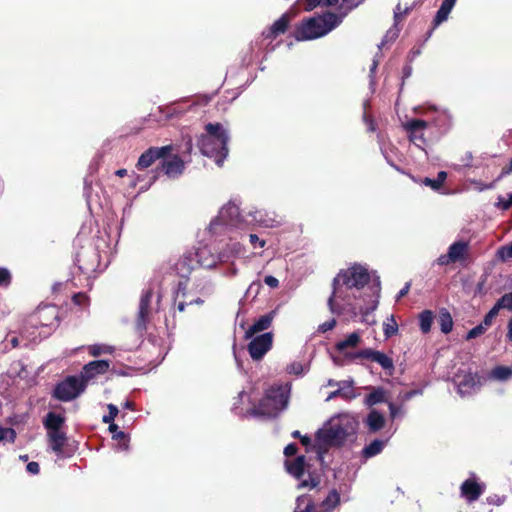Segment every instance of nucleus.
<instances>
[{"mask_svg":"<svg viewBox=\"0 0 512 512\" xmlns=\"http://www.w3.org/2000/svg\"><path fill=\"white\" fill-rule=\"evenodd\" d=\"M358 426L356 418L348 413L332 417L316 435L318 459L323 462V450L341 445L347 437L354 435Z\"/></svg>","mask_w":512,"mask_h":512,"instance_id":"obj_1","label":"nucleus"},{"mask_svg":"<svg viewBox=\"0 0 512 512\" xmlns=\"http://www.w3.org/2000/svg\"><path fill=\"white\" fill-rule=\"evenodd\" d=\"M228 130L220 123H208L198 140L201 153L213 158L218 166H221L228 156Z\"/></svg>","mask_w":512,"mask_h":512,"instance_id":"obj_2","label":"nucleus"},{"mask_svg":"<svg viewBox=\"0 0 512 512\" xmlns=\"http://www.w3.org/2000/svg\"><path fill=\"white\" fill-rule=\"evenodd\" d=\"M344 16L325 13L303 21L295 31L297 41H308L321 38L340 25Z\"/></svg>","mask_w":512,"mask_h":512,"instance_id":"obj_3","label":"nucleus"},{"mask_svg":"<svg viewBox=\"0 0 512 512\" xmlns=\"http://www.w3.org/2000/svg\"><path fill=\"white\" fill-rule=\"evenodd\" d=\"M290 392V383L272 386L266 391L265 397L261 400L258 407L251 410V414L255 416L276 417L287 408Z\"/></svg>","mask_w":512,"mask_h":512,"instance_id":"obj_4","label":"nucleus"},{"mask_svg":"<svg viewBox=\"0 0 512 512\" xmlns=\"http://www.w3.org/2000/svg\"><path fill=\"white\" fill-rule=\"evenodd\" d=\"M290 392V383L272 386L266 391L265 397L261 400L258 407L251 410V414L255 416L276 417L287 408Z\"/></svg>","mask_w":512,"mask_h":512,"instance_id":"obj_5","label":"nucleus"},{"mask_svg":"<svg viewBox=\"0 0 512 512\" xmlns=\"http://www.w3.org/2000/svg\"><path fill=\"white\" fill-rule=\"evenodd\" d=\"M290 392V383L272 386L266 391L265 397L261 400L258 407L251 410V414L255 416L276 417L287 408Z\"/></svg>","mask_w":512,"mask_h":512,"instance_id":"obj_6","label":"nucleus"},{"mask_svg":"<svg viewBox=\"0 0 512 512\" xmlns=\"http://www.w3.org/2000/svg\"><path fill=\"white\" fill-rule=\"evenodd\" d=\"M353 289L344 283H337V279L333 280V292L328 299L329 310L333 314L341 315L348 313L351 317H356L358 308L353 304Z\"/></svg>","mask_w":512,"mask_h":512,"instance_id":"obj_7","label":"nucleus"},{"mask_svg":"<svg viewBox=\"0 0 512 512\" xmlns=\"http://www.w3.org/2000/svg\"><path fill=\"white\" fill-rule=\"evenodd\" d=\"M241 221L239 207L229 202L220 209L218 215L210 222L209 231L214 235L225 234L230 229L239 227Z\"/></svg>","mask_w":512,"mask_h":512,"instance_id":"obj_8","label":"nucleus"},{"mask_svg":"<svg viewBox=\"0 0 512 512\" xmlns=\"http://www.w3.org/2000/svg\"><path fill=\"white\" fill-rule=\"evenodd\" d=\"M414 112L428 117L430 119L428 121L429 125H433L442 133L447 132L452 127L453 117L446 108L429 105L424 109L415 107Z\"/></svg>","mask_w":512,"mask_h":512,"instance_id":"obj_9","label":"nucleus"},{"mask_svg":"<svg viewBox=\"0 0 512 512\" xmlns=\"http://www.w3.org/2000/svg\"><path fill=\"white\" fill-rule=\"evenodd\" d=\"M335 279H337V283H344L352 289H360L369 282L370 276L367 268L354 264L347 269L340 270Z\"/></svg>","mask_w":512,"mask_h":512,"instance_id":"obj_10","label":"nucleus"},{"mask_svg":"<svg viewBox=\"0 0 512 512\" xmlns=\"http://www.w3.org/2000/svg\"><path fill=\"white\" fill-rule=\"evenodd\" d=\"M159 301L160 295H155L152 289L149 288L143 291L140 297L138 315L136 319V327L138 330L142 331L146 329L152 312L158 308Z\"/></svg>","mask_w":512,"mask_h":512,"instance_id":"obj_11","label":"nucleus"},{"mask_svg":"<svg viewBox=\"0 0 512 512\" xmlns=\"http://www.w3.org/2000/svg\"><path fill=\"white\" fill-rule=\"evenodd\" d=\"M84 389L85 383L82 378L70 376L56 386L54 396L61 401H70L79 396Z\"/></svg>","mask_w":512,"mask_h":512,"instance_id":"obj_12","label":"nucleus"},{"mask_svg":"<svg viewBox=\"0 0 512 512\" xmlns=\"http://www.w3.org/2000/svg\"><path fill=\"white\" fill-rule=\"evenodd\" d=\"M305 465L304 456H298L294 460H287L285 462L287 472L296 479L300 480L298 484L299 488H313L318 484V482L315 481L310 475L308 476V479H302L305 475Z\"/></svg>","mask_w":512,"mask_h":512,"instance_id":"obj_13","label":"nucleus"},{"mask_svg":"<svg viewBox=\"0 0 512 512\" xmlns=\"http://www.w3.org/2000/svg\"><path fill=\"white\" fill-rule=\"evenodd\" d=\"M248 344V352L255 361L261 360L264 355L272 348L273 334L266 332L258 336L250 338Z\"/></svg>","mask_w":512,"mask_h":512,"instance_id":"obj_14","label":"nucleus"},{"mask_svg":"<svg viewBox=\"0 0 512 512\" xmlns=\"http://www.w3.org/2000/svg\"><path fill=\"white\" fill-rule=\"evenodd\" d=\"M249 216L257 225L265 228H274L282 224V217L274 210L254 208L249 211Z\"/></svg>","mask_w":512,"mask_h":512,"instance_id":"obj_15","label":"nucleus"},{"mask_svg":"<svg viewBox=\"0 0 512 512\" xmlns=\"http://www.w3.org/2000/svg\"><path fill=\"white\" fill-rule=\"evenodd\" d=\"M172 150V145H166L163 147H151L140 155L136 164V168L138 170H144L150 167L156 160L163 159Z\"/></svg>","mask_w":512,"mask_h":512,"instance_id":"obj_16","label":"nucleus"},{"mask_svg":"<svg viewBox=\"0 0 512 512\" xmlns=\"http://www.w3.org/2000/svg\"><path fill=\"white\" fill-rule=\"evenodd\" d=\"M428 126L429 122L421 119H411L403 124L404 129L409 134L410 140L417 146L425 143L424 132Z\"/></svg>","mask_w":512,"mask_h":512,"instance_id":"obj_17","label":"nucleus"},{"mask_svg":"<svg viewBox=\"0 0 512 512\" xmlns=\"http://www.w3.org/2000/svg\"><path fill=\"white\" fill-rule=\"evenodd\" d=\"M455 383L457 385V391L461 396L472 394L480 386L477 375L470 372L464 373L463 375H456Z\"/></svg>","mask_w":512,"mask_h":512,"instance_id":"obj_18","label":"nucleus"},{"mask_svg":"<svg viewBox=\"0 0 512 512\" xmlns=\"http://www.w3.org/2000/svg\"><path fill=\"white\" fill-rule=\"evenodd\" d=\"M485 485L477 482L475 477L465 480L460 486L461 496L468 502L476 501L484 492Z\"/></svg>","mask_w":512,"mask_h":512,"instance_id":"obj_19","label":"nucleus"},{"mask_svg":"<svg viewBox=\"0 0 512 512\" xmlns=\"http://www.w3.org/2000/svg\"><path fill=\"white\" fill-rule=\"evenodd\" d=\"M486 380L495 383H506L512 380V367L506 365H496L491 368Z\"/></svg>","mask_w":512,"mask_h":512,"instance_id":"obj_20","label":"nucleus"},{"mask_svg":"<svg viewBox=\"0 0 512 512\" xmlns=\"http://www.w3.org/2000/svg\"><path fill=\"white\" fill-rule=\"evenodd\" d=\"M49 448L58 456H64V446L67 442V436L64 431L47 432Z\"/></svg>","mask_w":512,"mask_h":512,"instance_id":"obj_21","label":"nucleus"},{"mask_svg":"<svg viewBox=\"0 0 512 512\" xmlns=\"http://www.w3.org/2000/svg\"><path fill=\"white\" fill-rule=\"evenodd\" d=\"M162 169L169 178H176L184 171V161L179 156L164 159Z\"/></svg>","mask_w":512,"mask_h":512,"instance_id":"obj_22","label":"nucleus"},{"mask_svg":"<svg viewBox=\"0 0 512 512\" xmlns=\"http://www.w3.org/2000/svg\"><path fill=\"white\" fill-rule=\"evenodd\" d=\"M197 262L206 269H212L219 263L217 253L212 252L209 247H201L196 252Z\"/></svg>","mask_w":512,"mask_h":512,"instance_id":"obj_23","label":"nucleus"},{"mask_svg":"<svg viewBox=\"0 0 512 512\" xmlns=\"http://www.w3.org/2000/svg\"><path fill=\"white\" fill-rule=\"evenodd\" d=\"M469 252V243L466 241H456L448 248V257L453 263L466 260Z\"/></svg>","mask_w":512,"mask_h":512,"instance_id":"obj_24","label":"nucleus"},{"mask_svg":"<svg viewBox=\"0 0 512 512\" xmlns=\"http://www.w3.org/2000/svg\"><path fill=\"white\" fill-rule=\"evenodd\" d=\"M274 312L262 315L245 332V338H252L256 333L268 329L272 323Z\"/></svg>","mask_w":512,"mask_h":512,"instance_id":"obj_25","label":"nucleus"},{"mask_svg":"<svg viewBox=\"0 0 512 512\" xmlns=\"http://www.w3.org/2000/svg\"><path fill=\"white\" fill-rule=\"evenodd\" d=\"M109 362L106 360L91 361L83 368L82 378L90 379L95 375L103 374L109 369Z\"/></svg>","mask_w":512,"mask_h":512,"instance_id":"obj_26","label":"nucleus"},{"mask_svg":"<svg viewBox=\"0 0 512 512\" xmlns=\"http://www.w3.org/2000/svg\"><path fill=\"white\" fill-rule=\"evenodd\" d=\"M289 24V17L287 14L282 15L276 20L267 32L264 33L266 38H275L280 34H283Z\"/></svg>","mask_w":512,"mask_h":512,"instance_id":"obj_27","label":"nucleus"},{"mask_svg":"<svg viewBox=\"0 0 512 512\" xmlns=\"http://www.w3.org/2000/svg\"><path fill=\"white\" fill-rule=\"evenodd\" d=\"M64 422L65 418L62 415L49 412L44 419V426L47 432L61 431Z\"/></svg>","mask_w":512,"mask_h":512,"instance_id":"obj_28","label":"nucleus"},{"mask_svg":"<svg viewBox=\"0 0 512 512\" xmlns=\"http://www.w3.org/2000/svg\"><path fill=\"white\" fill-rule=\"evenodd\" d=\"M366 424L369 431L377 432L384 427L385 418L378 411L372 410L366 418Z\"/></svg>","mask_w":512,"mask_h":512,"instance_id":"obj_29","label":"nucleus"},{"mask_svg":"<svg viewBox=\"0 0 512 512\" xmlns=\"http://www.w3.org/2000/svg\"><path fill=\"white\" fill-rule=\"evenodd\" d=\"M455 3H456V0H443L439 10L436 13L435 18H434L435 26L440 25L442 22H444L448 19V16H449L450 12L452 11Z\"/></svg>","mask_w":512,"mask_h":512,"instance_id":"obj_30","label":"nucleus"},{"mask_svg":"<svg viewBox=\"0 0 512 512\" xmlns=\"http://www.w3.org/2000/svg\"><path fill=\"white\" fill-rule=\"evenodd\" d=\"M386 401L387 392L382 387L372 388L371 393L365 397V404L367 406H374Z\"/></svg>","mask_w":512,"mask_h":512,"instance_id":"obj_31","label":"nucleus"},{"mask_svg":"<svg viewBox=\"0 0 512 512\" xmlns=\"http://www.w3.org/2000/svg\"><path fill=\"white\" fill-rule=\"evenodd\" d=\"M361 342V334L359 332H353L349 334L344 340L339 341L336 344V349L339 352H344L347 348H355Z\"/></svg>","mask_w":512,"mask_h":512,"instance_id":"obj_32","label":"nucleus"},{"mask_svg":"<svg viewBox=\"0 0 512 512\" xmlns=\"http://www.w3.org/2000/svg\"><path fill=\"white\" fill-rule=\"evenodd\" d=\"M340 504V494L336 489H332L326 498L321 502V508L324 512L333 511Z\"/></svg>","mask_w":512,"mask_h":512,"instance_id":"obj_33","label":"nucleus"},{"mask_svg":"<svg viewBox=\"0 0 512 512\" xmlns=\"http://www.w3.org/2000/svg\"><path fill=\"white\" fill-rule=\"evenodd\" d=\"M386 445L385 440H373L369 445L365 446L362 454L365 458H371L378 455Z\"/></svg>","mask_w":512,"mask_h":512,"instance_id":"obj_34","label":"nucleus"},{"mask_svg":"<svg viewBox=\"0 0 512 512\" xmlns=\"http://www.w3.org/2000/svg\"><path fill=\"white\" fill-rule=\"evenodd\" d=\"M314 506L312 499L308 495L299 496L296 499V507L294 512H313Z\"/></svg>","mask_w":512,"mask_h":512,"instance_id":"obj_35","label":"nucleus"},{"mask_svg":"<svg viewBox=\"0 0 512 512\" xmlns=\"http://www.w3.org/2000/svg\"><path fill=\"white\" fill-rule=\"evenodd\" d=\"M439 325L440 329L444 334L451 332L453 328V320L451 314L446 310L442 309L439 314Z\"/></svg>","mask_w":512,"mask_h":512,"instance_id":"obj_36","label":"nucleus"},{"mask_svg":"<svg viewBox=\"0 0 512 512\" xmlns=\"http://www.w3.org/2000/svg\"><path fill=\"white\" fill-rule=\"evenodd\" d=\"M434 315L430 310H425L419 315V326L423 333H428L431 330Z\"/></svg>","mask_w":512,"mask_h":512,"instance_id":"obj_37","label":"nucleus"},{"mask_svg":"<svg viewBox=\"0 0 512 512\" xmlns=\"http://www.w3.org/2000/svg\"><path fill=\"white\" fill-rule=\"evenodd\" d=\"M372 361L378 363L385 370H392L394 368L393 360L380 351L375 352Z\"/></svg>","mask_w":512,"mask_h":512,"instance_id":"obj_38","label":"nucleus"},{"mask_svg":"<svg viewBox=\"0 0 512 512\" xmlns=\"http://www.w3.org/2000/svg\"><path fill=\"white\" fill-rule=\"evenodd\" d=\"M446 178L447 173L445 171H440L436 179L425 178L423 180V184L431 187L433 190H439Z\"/></svg>","mask_w":512,"mask_h":512,"instance_id":"obj_39","label":"nucleus"},{"mask_svg":"<svg viewBox=\"0 0 512 512\" xmlns=\"http://www.w3.org/2000/svg\"><path fill=\"white\" fill-rule=\"evenodd\" d=\"M383 331L386 338H390L398 332V324L393 315L388 317L384 322Z\"/></svg>","mask_w":512,"mask_h":512,"instance_id":"obj_40","label":"nucleus"},{"mask_svg":"<svg viewBox=\"0 0 512 512\" xmlns=\"http://www.w3.org/2000/svg\"><path fill=\"white\" fill-rule=\"evenodd\" d=\"M88 351H89L90 355H92L93 357H97L101 354L113 353L114 348L112 346L105 345V344H94V345L88 346Z\"/></svg>","mask_w":512,"mask_h":512,"instance_id":"obj_41","label":"nucleus"},{"mask_svg":"<svg viewBox=\"0 0 512 512\" xmlns=\"http://www.w3.org/2000/svg\"><path fill=\"white\" fill-rule=\"evenodd\" d=\"M305 1V10L311 11L317 6L323 4L326 6H333L338 3L339 0H304Z\"/></svg>","mask_w":512,"mask_h":512,"instance_id":"obj_42","label":"nucleus"},{"mask_svg":"<svg viewBox=\"0 0 512 512\" xmlns=\"http://www.w3.org/2000/svg\"><path fill=\"white\" fill-rule=\"evenodd\" d=\"M307 370V367L304 366L301 362H293L286 367V372L288 374H293L297 376L304 375L307 372Z\"/></svg>","mask_w":512,"mask_h":512,"instance_id":"obj_43","label":"nucleus"},{"mask_svg":"<svg viewBox=\"0 0 512 512\" xmlns=\"http://www.w3.org/2000/svg\"><path fill=\"white\" fill-rule=\"evenodd\" d=\"M217 255L219 257V263L230 262L232 259L236 258L228 244L219 253H217Z\"/></svg>","mask_w":512,"mask_h":512,"instance_id":"obj_44","label":"nucleus"},{"mask_svg":"<svg viewBox=\"0 0 512 512\" xmlns=\"http://www.w3.org/2000/svg\"><path fill=\"white\" fill-rule=\"evenodd\" d=\"M378 306V301L376 300L371 308H366L365 310L360 309V312L362 314L361 321L367 325H373L375 324V319H370L369 314L372 313Z\"/></svg>","mask_w":512,"mask_h":512,"instance_id":"obj_45","label":"nucleus"},{"mask_svg":"<svg viewBox=\"0 0 512 512\" xmlns=\"http://www.w3.org/2000/svg\"><path fill=\"white\" fill-rule=\"evenodd\" d=\"M498 308L512 311V292L504 294L497 302Z\"/></svg>","mask_w":512,"mask_h":512,"instance_id":"obj_46","label":"nucleus"},{"mask_svg":"<svg viewBox=\"0 0 512 512\" xmlns=\"http://www.w3.org/2000/svg\"><path fill=\"white\" fill-rule=\"evenodd\" d=\"M338 389H342L340 396L345 399H353L355 398V393L352 387V381H346V385L338 386Z\"/></svg>","mask_w":512,"mask_h":512,"instance_id":"obj_47","label":"nucleus"},{"mask_svg":"<svg viewBox=\"0 0 512 512\" xmlns=\"http://www.w3.org/2000/svg\"><path fill=\"white\" fill-rule=\"evenodd\" d=\"M15 438L16 432L14 429L0 426V442L3 440L14 442Z\"/></svg>","mask_w":512,"mask_h":512,"instance_id":"obj_48","label":"nucleus"},{"mask_svg":"<svg viewBox=\"0 0 512 512\" xmlns=\"http://www.w3.org/2000/svg\"><path fill=\"white\" fill-rule=\"evenodd\" d=\"M499 311H500V308H498V305L495 304L491 308V310L485 315V317H484V319L482 321L483 325L486 326L487 328L489 326H491L494 318L498 315Z\"/></svg>","mask_w":512,"mask_h":512,"instance_id":"obj_49","label":"nucleus"},{"mask_svg":"<svg viewBox=\"0 0 512 512\" xmlns=\"http://www.w3.org/2000/svg\"><path fill=\"white\" fill-rule=\"evenodd\" d=\"M388 408H389V412H390V418L392 420L402 417L405 414L403 407L397 406L392 402H388Z\"/></svg>","mask_w":512,"mask_h":512,"instance_id":"obj_50","label":"nucleus"},{"mask_svg":"<svg viewBox=\"0 0 512 512\" xmlns=\"http://www.w3.org/2000/svg\"><path fill=\"white\" fill-rule=\"evenodd\" d=\"M487 329L488 328L486 326H484L483 323L481 322L479 325L475 326L467 333L466 339L467 340L474 339V338L484 334Z\"/></svg>","mask_w":512,"mask_h":512,"instance_id":"obj_51","label":"nucleus"},{"mask_svg":"<svg viewBox=\"0 0 512 512\" xmlns=\"http://www.w3.org/2000/svg\"><path fill=\"white\" fill-rule=\"evenodd\" d=\"M496 205L502 210H508L512 206V193L508 194L506 197L499 196Z\"/></svg>","mask_w":512,"mask_h":512,"instance_id":"obj_52","label":"nucleus"},{"mask_svg":"<svg viewBox=\"0 0 512 512\" xmlns=\"http://www.w3.org/2000/svg\"><path fill=\"white\" fill-rule=\"evenodd\" d=\"M107 407H108L109 413H108V415L103 416V422L111 423L114 421V419L118 415L119 410H118L117 406H115L114 404H108Z\"/></svg>","mask_w":512,"mask_h":512,"instance_id":"obj_53","label":"nucleus"},{"mask_svg":"<svg viewBox=\"0 0 512 512\" xmlns=\"http://www.w3.org/2000/svg\"><path fill=\"white\" fill-rule=\"evenodd\" d=\"M498 255L502 260H508L512 258V243L503 246L499 249Z\"/></svg>","mask_w":512,"mask_h":512,"instance_id":"obj_54","label":"nucleus"},{"mask_svg":"<svg viewBox=\"0 0 512 512\" xmlns=\"http://www.w3.org/2000/svg\"><path fill=\"white\" fill-rule=\"evenodd\" d=\"M375 352H376V350L364 349V350H361V351L353 354L352 357L353 358H365V359L372 360V358L374 357Z\"/></svg>","mask_w":512,"mask_h":512,"instance_id":"obj_55","label":"nucleus"},{"mask_svg":"<svg viewBox=\"0 0 512 512\" xmlns=\"http://www.w3.org/2000/svg\"><path fill=\"white\" fill-rule=\"evenodd\" d=\"M228 245L230 246V249L236 258L240 257L245 252L244 246L239 242H233Z\"/></svg>","mask_w":512,"mask_h":512,"instance_id":"obj_56","label":"nucleus"},{"mask_svg":"<svg viewBox=\"0 0 512 512\" xmlns=\"http://www.w3.org/2000/svg\"><path fill=\"white\" fill-rule=\"evenodd\" d=\"M249 242L255 248L256 247L263 248L266 245V241L263 239H260L256 234L249 235Z\"/></svg>","mask_w":512,"mask_h":512,"instance_id":"obj_57","label":"nucleus"},{"mask_svg":"<svg viewBox=\"0 0 512 512\" xmlns=\"http://www.w3.org/2000/svg\"><path fill=\"white\" fill-rule=\"evenodd\" d=\"M222 274L225 277H234V276H236L238 274V268H237L235 262L231 261L229 267L225 271H223Z\"/></svg>","mask_w":512,"mask_h":512,"instance_id":"obj_58","label":"nucleus"},{"mask_svg":"<svg viewBox=\"0 0 512 512\" xmlns=\"http://www.w3.org/2000/svg\"><path fill=\"white\" fill-rule=\"evenodd\" d=\"M10 272L5 268H0V285H8L10 283Z\"/></svg>","mask_w":512,"mask_h":512,"instance_id":"obj_59","label":"nucleus"},{"mask_svg":"<svg viewBox=\"0 0 512 512\" xmlns=\"http://www.w3.org/2000/svg\"><path fill=\"white\" fill-rule=\"evenodd\" d=\"M335 326H336V320L331 319V320L326 321V322L322 323L321 325H319L318 330L321 332H327L329 330H332Z\"/></svg>","mask_w":512,"mask_h":512,"instance_id":"obj_60","label":"nucleus"},{"mask_svg":"<svg viewBox=\"0 0 512 512\" xmlns=\"http://www.w3.org/2000/svg\"><path fill=\"white\" fill-rule=\"evenodd\" d=\"M26 470L32 475H37L40 471V467L37 462L32 461L27 464Z\"/></svg>","mask_w":512,"mask_h":512,"instance_id":"obj_61","label":"nucleus"},{"mask_svg":"<svg viewBox=\"0 0 512 512\" xmlns=\"http://www.w3.org/2000/svg\"><path fill=\"white\" fill-rule=\"evenodd\" d=\"M472 184L474 185V189L477 190V191H484V190H488V189H492L494 187V184L491 183V184H483L481 182H478V181H473Z\"/></svg>","mask_w":512,"mask_h":512,"instance_id":"obj_62","label":"nucleus"},{"mask_svg":"<svg viewBox=\"0 0 512 512\" xmlns=\"http://www.w3.org/2000/svg\"><path fill=\"white\" fill-rule=\"evenodd\" d=\"M450 263H453L452 260H450V258L448 257V253L447 254H442L440 255L437 259H436V264L439 265V266H445V265H448Z\"/></svg>","mask_w":512,"mask_h":512,"instance_id":"obj_63","label":"nucleus"},{"mask_svg":"<svg viewBox=\"0 0 512 512\" xmlns=\"http://www.w3.org/2000/svg\"><path fill=\"white\" fill-rule=\"evenodd\" d=\"M264 282H265L266 285H268L271 288H276L279 285L278 279L275 278L274 276H271V275L266 276L264 278Z\"/></svg>","mask_w":512,"mask_h":512,"instance_id":"obj_64","label":"nucleus"}]
</instances>
